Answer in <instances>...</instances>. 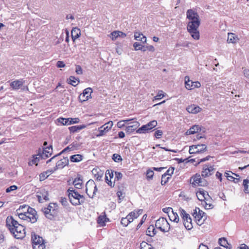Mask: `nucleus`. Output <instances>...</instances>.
Listing matches in <instances>:
<instances>
[{"mask_svg": "<svg viewBox=\"0 0 249 249\" xmlns=\"http://www.w3.org/2000/svg\"><path fill=\"white\" fill-rule=\"evenodd\" d=\"M78 155H74L70 157L71 161L72 162H78Z\"/></svg>", "mask_w": 249, "mask_h": 249, "instance_id": "e2e57ef3", "label": "nucleus"}, {"mask_svg": "<svg viewBox=\"0 0 249 249\" xmlns=\"http://www.w3.org/2000/svg\"><path fill=\"white\" fill-rule=\"evenodd\" d=\"M170 220L174 222L178 223L179 221V217L177 213H174L173 211L170 214L168 215Z\"/></svg>", "mask_w": 249, "mask_h": 249, "instance_id": "f704fd0d", "label": "nucleus"}, {"mask_svg": "<svg viewBox=\"0 0 249 249\" xmlns=\"http://www.w3.org/2000/svg\"><path fill=\"white\" fill-rule=\"evenodd\" d=\"M174 167H170L167 171H166V173H165L162 176V179L165 177L166 175L171 176L174 172Z\"/></svg>", "mask_w": 249, "mask_h": 249, "instance_id": "09e8293b", "label": "nucleus"}, {"mask_svg": "<svg viewBox=\"0 0 249 249\" xmlns=\"http://www.w3.org/2000/svg\"><path fill=\"white\" fill-rule=\"evenodd\" d=\"M56 66L58 68H63L65 67V65L63 61H58Z\"/></svg>", "mask_w": 249, "mask_h": 249, "instance_id": "774afa93", "label": "nucleus"}, {"mask_svg": "<svg viewBox=\"0 0 249 249\" xmlns=\"http://www.w3.org/2000/svg\"><path fill=\"white\" fill-rule=\"evenodd\" d=\"M207 147L205 144H200L193 145L190 146L189 153L190 154H196L203 153L207 150Z\"/></svg>", "mask_w": 249, "mask_h": 249, "instance_id": "9d476101", "label": "nucleus"}, {"mask_svg": "<svg viewBox=\"0 0 249 249\" xmlns=\"http://www.w3.org/2000/svg\"><path fill=\"white\" fill-rule=\"evenodd\" d=\"M200 131V128L198 125H195L192 126L189 129H188L186 132V134L187 135L194 134L196 133H198Z\"/></svg>", "mask_w": 249, "mask_h": 249, "instance_id": "bb28decb", "label": "nucleus"}, {"mask_svg": "<svg viewBox=\"0 0 249 249\" xmlns=\"http://www.w3.org/2000/svg\"><path fill=\"white\" fill-rule=\"evenodd\" d=\"M109 219L107 218L106 215L104 213V214L100 215L97 219V222L101 226H104L106 222L108 221Z\"/></svg>", "mask_w": 249, "mask_h": 249, "instance_id": "cd10ccee", "label": "nucleus"}, {"mask_svg": "<svg viewBox=\"0 0 249 249\" xmlns=\"http://www.w3.org/2000/svg\"><path fill=\"white\" fill-rule=\"evenodd\" d=\"M208 193L204 190H200L196 193V196L199 200L202 202L208 197Z\"/></svg>", "mask_w": 249, "mask_h": 249, "instance_id": "4be33fe9", "label": "nucleus"}, {"mask_svg": "<svg viewBox=\"0 0 249 249\" xmlns=\"http://www.w3.org/2000/svg\"><path fill=\"white\" fill-rule=\"evenodd\" d=\"M86 193L89 197H93L97 191V186L93 180H89L86 184Z\"/></svg>", "mask_w": 249, "mask_h": 249, "instance_id": "39448f33", "label": "nucleus"}, {"mask_svg": "<svg viewBox=\"0 0 249 249\" xmlns=\"http://www.w3.org/2000/svg\"><path fill=\"white\" fill-rule=\"evenodd\" d=\"M107 171H108V173L106 172V180L108 181V175L109 176L110 179H111V178H113L114 174H113V172L112 171H111V172H110L108 170Z\"/></svg>", "mask_w": 249, "mask_h": 249, "instance_id": "3c124183", "label": "nucleus"}, {"mask_svg": "<svg viewBox=\"0 0 249 249\" xmlns=\"http://www.w3.org/2000/svg\"><path fill=\"white\" fill-rule=\"evenodd\" d=\"M243 74L245 77L249 79V70L245 69L243 71Z\"/></svg>", "mask_w": 249, "mask_h": 249, "instance_id": "338daca9", "label": "nucleus"}, {"mask_svg": "<svg viewBox=\"0 0 249 249\" xmlns=\"http://www.w3.org/2000/svg\"><path fill=\"white\" fill-rule=\"evenodd\" d=\"M239 40L237 36H235L233 33H229L227 39V42L229 43H235Z\"/></svg>", "mask_w": 249, "mask_h": 249, "instance_id": "a878e982", "label": "nucleus"}, {"mask_svg": "<svg viewBox=\"0 0 249 249\" xmlns=\"http://www.w3.org/2000/svg\"><path fill=\"white\" fill-rule=\"evenodd\" d=\"M60 202L62 205L66 206L68 205L67 199L66 197H61Z\"/></svg>", "mask_w": 249, "mask_h": 249, "instance_id": "052dcab7", "label": "nucleus"}, {"mask_svg": "<svg viewBox=\"0 0 249 249\" xmlns=\"http://www.w3.org/2000/svg\"><path fill=\"white\" fill-rule=\"evenodd\" d=\"M146 51L148 50L150 52H153L155 51V48L152 45H149L146 46Z\"/></svg>", "mask_w": 249, "mask_h": 249, "instance_id": "69168bd1", "label": "nucleus"}, {"mask_svg": "<svg viewBox=\"0 0 249 249\" xmlns=\"http://www.w3.org/2000/svg\"><path fill=\"white\" fill-rule=\"evenodd\" d=\"M54 171H55L54 170V169H52V170H47V171L45 172H43V173H42L40 174L39 177H40V179L41 180H44L45 178H46L50 175H51V174H52Z\"/></svg>", "mask_w": 249, "mask_h": 249, "instance_id": "473e14b6", "label": "nucleus"}, {"mask_svg": "<svg viewBox=\"0 0 249 249\" xmlns=\"http://www.w3.org/2000/svg\"><path fill=\"white\" fill-rule=\"evenodd\" d=\"M37 197L38 200L40 203L43 202V200H45L46 201L49 200L48 193L45 191L44 192V193H40L38 194L37 195Z\"/></svg>", "mask_w": 249, "mask_h": 249, "instance_id": "c85d7f7f", "label": "nucleus"}, {"mask_svg": "<svg viewBox=\"0 0 249 249\" xmlns=\"http://www.w3.org/2000/svg\"><path fill=\"white\" fill-rule=\"evenodd\" d=\"M77 27L73 28L71 31V36L73 42H75V40L78 38V33H77Z\"/></svg>", "mask_w": 249, "mask_h": 249, "instance_id": "a19ab883", "label": "nucleus"}, {"mask_svg": "<svg viewBox=\"0 0 249 249\" xmlns=\"http://www.w3.org/2000/svg\"><path fill=\"white\" fill-rule=\"evenodd\" d=\"M69 163V159L67 157L58 160L56 163V166L54 168V170L56 171L58 169H62Z\"/></svg>", "mask_w": 249, "mask_h": 249, "instance_id": "f3484780", "label": "nucleus"}, {"mask_svg": "<svg viewBox=\"0 0 249 249\" xmlns=\"http://www.w3.org/2000/svg\"><path fill=\"white\" fill-rule=\"evenodd\" d=\"M195 218L196 219L197 224L199 226H201L203 224V221L205 220V219H204L203 221H202V218H200L197 219V217H196V216H195Z\"/></svg>", "mask_w": 249, "mask_h": 249, "instance_id": "680f3d73", "label": "nucleus"}, {"mask_svg": "<svg viewBox=\"0 0 249 249\" xmlns=\"http://www.w3.org/2000/svg\"><path fill=\"white\" fill-rule=\"evenodd\" d=\"M68 196L70 202L73 205L78 204V192L75 191L73 187H70L68 190Z\"/></svg>", "mask_w": 249, "mask_h": 249, "instance_id": "1a4fd4ad", "label": "nucleus"}, {"mask_svg": "<svg viewBox=\"0 0 249 249\" xmlns=\"http://www.w3.org/2000/svg\"><path fill=\"white\" fill-rule=\"evenodd\" d=\"M162 211L164 213H166L169 215V214H170V213L173 212V211L172 208H171L170 207H167V208H164L162 209Z\"/></svg>", "mask_w": 249, "mask_h": 249, "instance_id": "4d7b16f0", "label": "nucleus"}, {"mask_svg": "<svg viewBox=\"0 0 249 249\" xmlns=\"http://www.w3.org/2000/svg\"><path fill=\"white\" fill-rule=\"evenodd\" d=\"M156 234V231L153 225H150L146 230V235L153 237Z\"/></svg>", "mask_w": 249, "mask_h": 249, "instance_id": "2f4dec72", "label": "nucleus"}, {"mask_svg": "<svg viewBox=\"0 0 249 249\" xmlns=\"http://www.w3.org/2000/svg\"><path fill=\"white\" fill-rule=\"evenodd\" d=\"M18 187L16 185H12V186H10L9 187H8L6 189V193H9L12 191H14L16 189H17Z\"/></svg>", "mask_w": 249, "mask_h": 249, "instance_id": "6e6d98bb", "label": "nucleus"}, {"mask_svg": "<svg viewBox=\"0 0 249 249\" xmlns=\"http://www.w3.org/2000/svg\"><path fill=\"white\" fill-rule=\"evenodd\" d=\"M53 153V148L52 145L46 147L41 152H39L37 156L41 157V159H45L51 156Z\"/></svg>", "mask_w": 249, "mask_h": 249, "instance_id": "4468645a", "label": "nucleus"}, {"mask_svg": "<svg viewBox=\"0 0 249 249\" xmlns=\"http://www.w3.org/2000/svg\"><path fill=\"white\" fill-rule=\"evenodd\" d=\"M112 159L115 162H119L122 160L121 156L120 155L117 154H114L112 156Z\"/></svg>", "mask_w": 249, "mask_h": 249, "instance_id": "8fccbe9b", "label": "nucleus"}, {"mask_svg": "<svg viewBox=\"0 0 249 249\" xmlns=\"http://www.w3.org/2000/svg\"><path fill=\"white\" fill-rule=\"evenodd\" d=\"M140 249H154L153 247L146 242H142L141 243Z\"/></svg>", "mask_w": 249, "mask_h": 249, "instance_id": "79ce46f5", "label": "nucleus"}, {"mask_svg": "<svg viewBox=\"0 0 249 249\" xmlns=\"http://www.w3.org/2000/svg\"><path fill=\"white\" fill-rule=\"evenodd\" d=\"M77 147V142H73L72 144L69 145L68 147H67L66 148L63 149L59 154H57V155L54 156L53 157L51 158L50 159L48 160L47 161V163H48L49 162L53 161V160L55 159L56 158L59 157L61 154L64 153L65 152H66L68 150H74V149H76Z\"/></svg>", "mask_w": 249, "mask_h": 249, "instance_id": "2eb2a0df", "label": "nucleus"}, {"mask_svg": "<svg viewBox=\"0 0 249 249\" xmlns=\"http://www.w3.org/2000/svg\"><path fill=\"white\" fill-rule=\"evenodd\" d=\"M186 110L190 113L196 114L202 110V108L199 106L194 104L188 106L186 107Z\"/></svg>", "mask_w": 249, "mask_h": 249, "instance_id": "a211bd4d", "label": "nucleus"}, {"mask_svg": "<svg viewBox=\"0 0 249 249\" xmlns=\"http://www.w3.org/2000/svg\"><path fill=\"white\" fill-rule=\"evenodd\" d=\"M27 215L29 216H27V219H29V221L31 223H34L37 221V214H33V215L27 214Z\"/></svg>", "mask_w": 249, "mask_h": 249, "instance_id": "c03bdc74", "label": "nucleus"}, {"mask_svg": "<svg viewBox=\"0 0 249 249\" xmlns=\"http://www.w3.org/2000/svg\"><path fill=\"white\" fill-rule=\"evenodd\" d=\"M31 237L34 249H44L45 248L44 240L41 237L36 235L34 232H32Z\"/></svg>", "mask_w": 249, "mask_h": 249, "instance_id": "7ed1b4c3", "label": "nucleus"}, {"mask_svg": "<svg viewBox=\"0 0 249 249\" xmlns=\"http://www.w3.org/2000/svg\"><path fill=\"white\" fill-rule=\"evenodd\" d=\"M77 80L75 78V77L72 76H70V78L67 80L68 83L74 87H75L77 85H78L77 83Z\"/></svg>", "mask_w": 249, "mask_h": 249, "instance_id": "4c0bfd02", "label": "nucleus"}, {"mask_svg": "<svg viewBox=\"0 0 249 249\" xmlns=\"http://www.w3.org/2000/svg\"><path fill=\"white\" fill-rule=\"evenodd\" d=\"M119 34L118 31H115L112 32L110 35L109 37L111 38L112 40H115L118 37Z\"/></svg>", "mask_w": 249, "mask_h": 249, "instance_id": "de8ad7c7", "label": "nucleus"}, {"mask_svg": "<svg viewBox=\"0 0 249 249\" xmlns=\"http://www.w3.org/2000/svg\"><path fill=\"white\" fill-rule=\"evenodd\" d=\"M180 211L184 227L188 230L192 229L193 228L192 220L190 215L183 209H181Z\"/></svg>", "mask_w": 249, "mask_h": 249, "instance_id": "423d86ee", "label": "nucleus"}, {"mask_svg": "<svg viewBox=\"0 0 249 249\" xmlns=\"http://www.w3.org/2000/svg\"><path fill=\"white\" fill-rule=\"evenodd\" d=\"M23 79H21L12 82L10 83V86L13 89L17 90L20 87L23 85Z\"/></svg>", "mask_w": 249, "mask_h": 249, "instance_id": "aec40b11", "label": "nucleus"}, {"mask_svg": "<svg viewBox=\"0 0 249 249\" xmlns=\"http://www.w3.org/2000/svg\"><path fill=\"white\" fill-rule=\"evenodd\" d=\"M92 92V90L90 88H88L83 90L82 93L79 95V101L83 102L88 100L91 98V94Z\"/></svg>", "mask_w": 249, "mask_h": 249, "instance_id": "f8f14e48", "label": "nucleus"}, {"mask_svg": "<svg viewBox=\"0 0 249 249\" xmlns=\"http://www.w3.org/2000/svg\"><path fill=\"white\" fill-rule=\"evenodd\" d=\"M156 228L163 232H167L170 229V225L166 218L160 217L155 223Z\"/></svg>", "mask_w": 249, "mask_h": 249, "instance_id": "20e7f679", "label": "nucleus"}, {"mask_svg": "<svg viewBox=\"0 0 249 249\" xmlns=\"http://www.w3.org/2000/svg\"><path fill=\"white\" fill-rule=\"evenodd\" d=\"M142 210L140 209L137 211H133L130 213L127 216L128 219H130L132 222L134 219L137 218L142 213Z\"/></svg>", "mask_w": 249, "mask_h": 249, "instance_id": "412c9836", "label": "nucleus"}, {"mask_svg": "<svg viewBox=\"0 0 249 249\" xmlns=\"http://www.w3.org/2000/svg\"><path fill=\"white\" fill-rule=\"evenodd\" d=\"M185 87L187 89L190 90L196 88H199L201 86L199 82H192L189 79L188 76L185 77Z\"/></svg>", "mask_w": 249, "mask_h": 249, "instance_id": "ddd939ff", "label": "nucleus"}, {"mask_svg": "<svg viewBox=\"0 0 249 249\" xmlns=\"http://www.w3.org/2000/svg\"><path fill=\"white\" fill-rule=\"evenodd\" d=\"M133 121H130L127 123L129 125L125 128V131L127 133H131L134 131L136 128L139 126L140 124L136 120L133 119Z\"/></svg>", "mask_w": 249, "mask_h": 249, "instance_id": "dca6fc26", "label": "nucleus"}, {"mask_svg": "<svg viewBox=\"0 0 249 249\" xmlns=\"http://www.w3.org/2000/svg\"><path fill=\"white\" fill-rule=\"evenodd\" d=\"M92 175L96 178L97 180H101L102 178L104 172L100 170L99 168H95L91 171Z\"/></svg>", "mask_w": 249, "mask_h": 249, "instance_id": "6ab92c4d", "label": "nucleus"}, {"mask_svg": "<svg viewBox=\"0 0 249 249\" xmlns=\"http://www.w3.org/2000/svg\"><path fill=\"white\" fill-rule=\"evenodd\" d=\"M6 226L10 232L17 239H22L25 235L24 227L19 224L12 216H8L6 220Z\"/></svg>", "mask_w": 249, "mask_h": 249, "instance_id": "f03ea898", "label": "nucleus"}, {"mask_svg": "<svg viewBox=\"0 0 249 249\" xmlns=\"http://www.w3.org/2000/svg\"><path fill=\"white\" fill-rule=\"evenodd\" d=\"M133 120L134 119H132L120 121L117 123V125L119 128H122L123 127L125 126V124H127V123L129 122L130 121H133Z\"/></svg>", "mask_w": 249, "mask_h": 249, "instance_id": "e433bc0d", "label": "nucleus"}, {"mask_svg": "<svg viewBox=\"0 0 249 249\" xmlns=\"http://www.w3.org/2000/svg\"><path fill=\"white\" fill-rule=\"evenodd\" d=\"M190 181L192 184L194 186H205L207 184L206 180L202 178L200 175L198 174H196L195 176L192 177L190 179Z\"/></svg>", "mask_w": 249, "mask_h": 249, "instance_id": "0eeeda50", "label": "nucleus"}, {"mask_svg": "<svg viewBox=\"0 0 249 249\" xmlns=\"http://www.w3.org/2000/svg\"><path fill=\"white\" fill-rule=\"evenodd\" d=\"M212 198L210 196L208 195V197L204 200L202 202V204L204 206L206 209H211L213 208V205L212 203Z\"/></svg>", "mask_w": 249, "mask_h": 249, "instance_id": "b1692460", "label": "nucleus"}, {"mask_svg": "<svg viewBox=\"0 0 249 249\" xmlns=\"http://www.w3.org/2000/svg\"><path fill=\"white\" fill-rule=\"evenodd\" d=\"M19 212L20 211H18V210H17V213L18 214L19 218L23 220H27V216H29L27 215V214L26 213V212H24V213Z\"/></svg>", "mask_w": 249, "mask_h": 249, "instance_id": "a18cd8bd", "label": "nucleus"}, {"mask_svg": "<svg viewBox=\"0 0 249 249\" xmlns=\"http://www.w3.org/2000/svg\"><path fill=\"white\" fill-rule=\"evenodd\" d=\"M214 171L213 166L210 164H204L202 167L201 176L203 178H206L212 175Z\"/></svg>", "mask_w": 249, "mask_h": 249, "instance_id": "9b49d317", "label": "nucleus"}, {"mask_svg": "<svg viewBox=\"0 0 249 249\" xmlns=\"http://www.w3.org/2000/svg\"><path fill=\"white\" fill-rule=\"evenodd\" d=\"M52 208V207H51L50 205H49L47 208H44L43 210V212L46 217L50 219H52L53 218V215L51 213Z\"/></svg>", "mask_w": 249, "mask_h": 249, "instance_id": "c756f323", "label": "nucleus"}, {"mask_svg": "<svg viewBox=\"0 0 249 249\" xmlns=\"http://www.w3.org/2000/svg\"><path fill=\"white\" fill-rule=\"evenodd\" d=\"M132 221H130V219L127 218V216H126L125 217L122 218L121 221L122 225H123L124 227H126Z\"/></svg>", "mask_w": 249, "mask_h": 249, "instance_id": "37998d69", "label": "nucleus"}, {"mask_svg": "<svg viewBox=\"0 0 249 249\" xmlns=\"http://www.w3.org/2000/svg\"><path fill=\"white\" fill-rule=\"evenodd\" d=\"M157 122L156 120L152 121L145 125H142L136 130V133L139 134L144 133L151 130L157 125Z\"/></svg>", "mask_w": 249, "mask_h": 249, "instance_id": "6e6552de", "label": "nucleus"}, {"mask_svg": "<svg viewBox=\"0 0 249 249\" xmlns=\"http://www.w3.org/2000/svg\"><path fill=\"white\" fill-rule=\"evenodd\" d=\"M244 192L246 194H249V178L244 179L243 182Z\"/></svg>", "mask_w": 249, "mask_h": 249, "instance_id": "c9c22d12", "label": "nucleus"}, {"mask_svg": "<svg viewBox=\"0 0 249 249\" xmlns=\"http://www.w3.org/2000/svg\"><path fill=\"white\" fill-rule=\"evenodd\" d=\"M163 133L160 130H157L155 132V136L156 138L159 139L162 136Z\"/></svg>", "mask_w": 249, "mask_h": 249, "instance_id": "603ef678", "label": "nucleus"}, {"mask_svg": "<svg viewBox=\"0 0 249 249\" xmlns=\"http://www.w3.org/2000/svg\"><path fill=\"white\" fill-rule=\"evenodd\" d=\"M186 18L190 21L187 26L188 32L194 39H199L200 36L198 28L200 24L199 15L194 10L189 9L186 12Z\"/></svg>", "mask_w": 249, "mask_h": 249, "instance_id": "f257e3e1", "label": "nucleus"}, {"mask_svg": "<svg viewBox=\"0 0 249 249\" xmlns=\"http://www.w3.org/2000/svg\"><path fill=\"white\" fill-rule=\"evenodd\" d=\"M211 158H212V157L210 156H207L206 158H203V159H198V163H200V162H204V161H207V160H209Z\"/></svg>", "mask_w": 249, "mask_h": 249, "instance_id": "bf43d9fd", "label": "nucleus"}, {"mask_svg": "<svg viewBox=\"0 0 249 249\" xmlns=\"http://www.w3.org/2000/svg\"><path fill=\"white\" fill-rule=\"evenodd\" d=\"M104 128V127L103 126V125L99 128L98 130L99 131V134L97 135V136H102L105 134Z\"/></svg>", "mask_w": 249, "mask_h": 249, "instance_id": "13d9d810", "label": "nucleus"}, {"mask_svg": "<svg viewBox=\"0 0 249 249\" xmlns=\"http://www.w3.org/2000/svg\"><path fill=\"white\" fill-rule=\"evenodd\" d=\"M218 242L220 246L224 247H226V246L229 245L227 240L225 238H219Z\"/></svg>", "mask_w": 249, "mask_h": 249, "instance_id": "49530a36", "label": "nucleus"}, {"mask_svg": "<svg viewBox=\"0 0 249 249\" xmlns=\"http://www.w3.org/2000/svg\"><path fill=\"white\" fill-rule=\"evenodd\" d=\"M41 158V157H39V156L37 155L33 156V159L31 161H30L29 162V164L30 165H32L33 164H36V165H37V162L39 160V159Z\"/></svg>", "mask_w": 249, "mask_h": 249, "instance_id": "58836bf2", "label": "nucleus"}, {"mask_svg": "<svg viewBox=\"0 0 249 249\" xmlns=\"http://www.w3.org/2000/svg\"><path fill=\"white\" fill-rule=\"evenodd\" d=\"M23 209H27V212H26L27 214L33 215L37 214L36 211L34 209L27 205L20 206L19 208L18 209V211H20Z\"/></svg>", "mask_w": 249, "mask_h": 249, "instance_id": "5701e85b", "label": "nucleus"}, {"mask_svg": "<svg viewBox=\"0 0 249 249\" xmlns=\"http://www.w3.org/2000/svg\"><path fill=\"white\" fill-rule=\"evenodd\" d=\"M58 122L62 124L63 125H70L72 124V119L71 118H59L57 119Z\"/></svg>", "mask_w": 249, "mask_h": 249, "instance_id": "7c9ffc66", "label": "nucleus"}, {"mask_svg": "<svg viewBox=\"0 0 249 249\" xmlns=\"http://www.w3.org/2000/svg\"><path fill=\"white\" fill-rule=\"evenodd\" d=\"M134 37L135 39H136L137 40L141 41L143 43H145L146 42L147 39H146V36H143V35L141 33H140V32L135 33Z\"/></svg>", "mask_w": 249, "mask_h": 249, "instance_id": "393cba45", "label": "nucleus"}, {"mask_svg": "<svg viewBox=\"0 0 249 249\" xmlns=\"http://www.w3.org/2000/svg\"><path fill=\"white\" fill-rule=\"evenodd\" d=\"M115 180H119L121 179L123 177V175L120 172H115Z\"/></svg>", "mask_w": 249, "mask_h": 249, "instance_id": "5fc2aeb1", "label": "nucleus"}, {"mask_svg": "<svg viewBox=\"0 0 249 249\" xmlns=\"http://www.w3.org/2000/svg\"><path fill=\"white\" fill-rule=\"evenodd\" d=\"M71 132L74 133L76 132L78 130V126H71L69 128Z\"/></svg>", "mask_w": 249, "mask_h": 249, "instance_id": "0e129e2a", "label": "nucleus"}, {"mask_svg": "<svg viewBox=\"0 0 249 249\" xmlns=\"http://www.w3.org/2000/svg\"><path fill=\"white\" fill-rule=\"evenodd\" d=\"M154 175V172L153 170L148 169L146 172V176L147 178H152Z\"/></svg>", "mask_w": 249, "mask_h": 249, "instance_id": "864d4df0", "label": "nucleus"}, {"mask_svg": "<svg viewBox=\"0 0 249 249\" xmlns=\"http://www.w3.org/2000/svg\"><path fill=\"white\" fill-rule=\"evenodd\" d=\"M113 122L111 121H109L107 123L104 124L103 125V126L104 127V130H105V133H106L107 131H108V130L111 128Z\"/></svg>", "mask_w": 249, "mask_h": 249, "instance_id": "ea45409f", "label": "nucleus"}, {"mask_svg": "<svg viewBox=\"0 0 249 249\" xmlns=\"http://www.w3.org/2000/svg\"><path fill=\"white\" fill-rule=\"evenodd\" d=\"M133 47L135 51L141 50L143 52L146 51V46L141 44V43L136 42L133 44Z\"/></svg>", "mask_w": 249, "mask_h": 249, "instance_id": "72a5a7b5", "label": "nucleus"}]
</instances>
